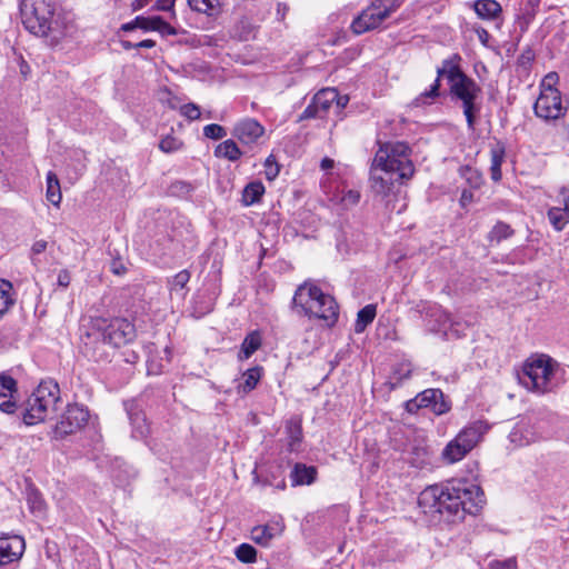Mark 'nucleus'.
I'll return each mask as SVG.
<instances>
[{
    "mask_svg": "<svg viewBox=\"0 0 569 569\" xmlns=\"http://www.w3.org/2000/svg\"><path fill=\"white\" fill-rule=\"evenodd\" d=\"M418 505L426 515L439 516L447 522L462 521L466 515H477L485 505L481 488L466 479H452L422 490Z\"/></svg>",
    "mask_w": 569,
    "mask_h": 569,
    "instance_id": "nucleus-1",
    "label": "nucleus"
},
{
    "mask_svg": "<svg viewBox=\"0 0 569 569\" xmlns=\"http://www.w3.org/2000/svg\"><path fill=\"white\" fill-rule=\"evenodd\" d=\"M462 58L452 53L437 67V78L430 88L420 93L413 103L416 107L430 104L441 96V79L449 84V94L452 99L461 101L463 114L469 130H475L477 118L482 109V88L461 67Z\"/></svg>",
    "mask_w": 569,
    "mask_h": 569,
    "instance_id": "nucleus-2",
    "label": "nucleus"
},
{
    "mask_svg": "<svg viewBox=\"0 0 569 569\" xmlns=\"http://www.w3.org/2000/svg\"><path fill=\"white\" fill-rule=\"evenodd\" d=\"M20 14L23 27L46 38L50 46H57L77 31L74 14L59 9L57 0H21Z\"/></svg>",
    "mask_w": 569,
    "mask_h": 569,
    "instance_id": "nucleus-3",
    "label": "nucleus"
},
{
    "mask_svg": "<svg viewBox=\"0 0 569 569\" xmlns=\"http://www.w3.org/2000/svg\"><path fill=\"white\" fill-rule=\"evenodd\" d=\"M82 330L83 355L96 362L108 361L110 348H120L136 338V327L126 318L93 317Z\"/></svg>",
    "mask_w": 569,
    "mask_h": 569,
    "instance_id": "nucleus-4",
    "label": "nucleus"
},
{
    "mask_svg": "<svg viewBox=\"0 0 569 569\" xmlns=\"http://www.w3.org/2000/svg\"><path fill=\"white\" fill-rule=\"evenodd\" d=\"M292 308L298 315L322 320L328 327L335 326L339 317V306L335 298L308 282L297 288Z\"/></svg>",
    "mask_w": 569,
    "mask_h": 569,
    "instance_id": "nucleus-5",
    "label": "nucleus"
},
{
    "mask_svg": "<svg viewBox=\"0 0 569 569\" xmlns=\"http://www.w3.org/2000/svg\"><path fill=\"white\" fill-rule=\"evenodd\" d=\"M60 401L59 385L52 379L42 380L27 400L23 422L31 426L43 421L49 413L57 411Z\"/></svg>",
    "mask_w": 569,
    "mask_h": 569,
    "instance_id": "nucleus-6",
    "label": "nucleus"
},
{
    "mask_svg": "<svg viewBox=\"0 0 569 569\" xmlns=\"http://www.w3.org/2000/svg\"><path fill=\"white\" fill-rule=\"evenodd\" d=\"M553 371L552 359L546 355H540L527 359L519 379L529 390L543 393L549 390Z\"/></svg>",
    "mask_w": 569,
    "mask_h": 569,
    "instance_id": "nucleus-7",
    "label": "nucleus"
},
{
    "mask_svg": "<svg viewBox=\"0 0 569 569\" xmlns=\"http://www.w3.org/2000/svg\"><path fill=\"white\" fill-rule=\"evenodd\" d=\"M410 148L405 142H396L390 148H380L375 161L378 166H387L398 171V178H411L415 172L412 161L409 159Z\"/></svg>",
    "mask_w": 569,
    "mask_h": 569,
    "instance_id": "nucleus-8",
    "label": "nucleus"
},
{
    "mask_svg": "<svg viewBox=\"0 0 569 569\" xmlns=\"http://www.w3.org/2000/svg\"><path fill=\"white\" fill-rule=\"evenodd\" d=\"M89 417V410L84 406L79 403L68 405L60 420L56 423L53 437L63 439L80 431L88 423Z\"/></svg>",
    "mask_w": 569,
    "mask_h": 569,
    "instance_id": "nucleus-9",
    "label": "nucleus"
},
{
    "mask_svg": "<svg viewBox=\"0 0 569 569\" xmlns=\"http://www.w3.org/2000/svg\"><path fill=\"white\" fill-rule=\"evenodd\" d=\"M409 178H398V171L387 166H378L373 160L370 170V181L372 191L382 197H388L393 193L396 183H401L402 180Z\"/></svg>",
    "mask_w": 569,
    "mask_h": 569,
    "instance_id": "nucleus-10",
    "label": "nucleus"
},
{
    "mask_svg": "<svg viewBox=\"0 0 569 569\" xmlns=\"http://www.w3.org/2000/svg\"><path fill=\"white\" fill-rule=\"evenodd\" d=\"M533 110L538 118L556 120L565 114L567 107L562 104L561 92L559 90H549L540 91L533 104Z\"/></svg>",
    "mask_w": 569,
    "mask_h": 569,
    "instance_id": "nucleus-11",
    "label": "nucleus"
},
{
    "mask_svg": "<svg viewBox=\"0 0 569 569\" xmlns=\"http://www.w3.org/2000/svg\"><path fill=\"white\" fill-rule=\"evenodd\" d=\"M26 550L23 537L3 535L0 537V569L12 562H18Z\"/></svg>",
    "mask_w": 569,
    "mask_h": 569,
    "instance_id": "nucleus-12",
    "label": "nucleus"
},
{
    "mask_svg": "<svg viewBox=\"0 0 569 569\" xmlns=\"http://www.w3.org/2000/svg\"><path fill=\"white\" fill-rule=\"evenodd\" d=\"M264 133V128L252 118H244L236 123L232 136L244 146L257 144Z\"/></svg>",
    "mask_w": 569,
    "mask_h": 569,
    "instance_id": "nucleus-13",
    "label": "nucleus"
},
{
    "mask_svg": "<svg viewBox=\"0 0 569 569\" xmlns=\"http://www.w3.org/2000/svg\"><path fill=\"white\" fill-rule=\"evenodd\" d=\"M124 410L132 426V437L142 439L149 435L150 427L146 415L138 400L131 399L123 402Z\"/></svg>",
    "mask_w": 569,
    "mask_h": 569,
    "instance_id": "nucleus-14",
    "label": "nucleus"
},
{
    "mask_svg": "<svg viewBox=\"0 0 569 569\" xmlns=\"http://www.w3.org/2000/svg\"><path fill=\"white\" fill-rule=\"evenodd\" d=\"M18 392V383L16 379L6 372L0 373V410L4 413L12 415L18 406L14 395Z\"/></svg>",
    "mask_w": 569,
    "mask_h": 569,
    "instance_id": "nucleus-15",
    "label": "nucleus"
},
{
    "mask_svg": "<svg viewBox=\"0 0 569 569\" xmlns=\"http://www.w3.org/2000/svg\"><path fill=\"white\" fill-rule=\"evenodd\" d=\"M418 401L422 403L423 408H430L438 416L445 415L451 409V402L440 389L423 390L418 393Z\"/></svg>",
    "mask_w": 569,
    "mask_h": 569,
    "instance_id": "nucleus-16",
    "label": "nucleus"
},
{
    "mask_svg": "<svg viewBox=\"0 0 569 569\" xmlns=\"http://www.w3.org/2000/svg\"><path fill=\"white\" fill-rule=\"evenodd\" d=\"M385 19L380 11L371 4L353 19L351 29L356 34H361L379 27Z\"/></svg>",
    "mask_w": 569,
    "mask_h": 569,
    "instance_id": "nucleus-17",
    "label": "nucleus"
},
{
    "mask_svg": "<svg viewBox=\"0 0 569 569\" xmlns=\"http://www.w3.org/2000/svg\"><path fill=\"white\" fill-rule=\"evenodd\" d=\"M487 430V423L477 420L466 426L456 437L471 451L482 439Z\"/></svg>",
    "mask_w": 569,
    "mask_h": 569,
    "instance_id": "nucleus-18",
    "label": "nucleus"
},
{
    "mask_svg": "<svg viewBox=\"0 0 569 569\" xmlns=\"http://www.w3.org/2000/svg\"><path fill=\"white\" fill-rule=\"evenodd\" d=\"M562 199L560 204L552 207L548 210V219L552 227L560 231L569 222V194L565 193V188L561 189Z\"/></svg>",
    "mask_w": 569,
    "mask_h": 569,
    "instance_id": "nucleus-19",
    "label": "nucleus"
},
{
    "mask_svg": "<svg viewBox=\"0 0 569 569\" xmlns=\"http://www.w3.org/2000/svg\"><path fill=\"white\" fill-rule=\"evenodd\" d=\"M283 526L280 522L257 526L251 531V538L260 546H268L269 542L281 535Z\"/></svg>",
    "mask_w": 569,
    "mask_h": 569,
    "instance_id": "nucleus-20",
    "label": "nucleus"
},
{
    "mask_svg": "<svg viewBox=\"0 0 569 569\" xmlns=\"http://www.w3.org/2000/svg\"><path fill=\"white\" fill-rule=\"evenodd\" d=\"M317 468L305 463H296L291 470L290 479L293 487L311 485L317 478Z\"/></svg>",
    "mask_w": 569,
    "mask_h": 569,
    "instance_id": "nucleus-21",
    "label": "nucleus"
},
{
    "mask_svg": "<svg viewBox=\"0 0 569 569\" xmlns=\"http://www.w3.org/2000/svg\"><path fill=\"white\" fill-rule=\"evenodd\" d=\"M490 177L495 182H498L502 178L501 166L506 158V146L501 141H497L490 149Z\"/></svg>",
    "mask_w": 569,
    "mask_h": 569,
    "instance_id": "nucleus-22",
    "label": "nucleus"
},
{
    "mask_svg": "<svg viewBox=\"0 0 569 569\" xmlns=\"http://www.w3.org/2000/svg\"><path fill=\"white\" fill-rule=\"evenodd\" d=\"M469 452V448L455 437L443 448L441 457L447 463H455L462 460Z\"/></svg>",
    "mask_w": 569,
    "mask_h": 569,
    "instance_id": "nucleus-23",
    "label": "nucleus"
},
{
    "mask_svg": "<svg viewBox=\"0 0 569 569\" xmlns=\"http://www.w3.org/2000/svg\"><path fill=\"white\" fill-rule=\"evenodd\" d=\"M473 10L482 20H495L502 12L501 4L496 0H476Z\"/></svg>",
    "mask_w": 569,
    "mask_h": 569,
    "instance_id": "nucleus-24",
    "label": "nucleus"
},
{
    "mask_svg": "<svg viewBox=\"0 0 569 569\" xmlns=\"http://www.w3.org/2000/svg\"><path fill=\"white\" fill-rule=\"evenodd\" d=\"M263 368L261 366H254L247 369L243 375V381L238 385V390L243 393L252 391L262 377Z\"/></svg>",
    "mask_w": 569,
    "mask_h": 569,
    "instance_id": "nucleus-25",
    "label": "nucleus"
},
{
    "mask_svg": "<svg viewBox=\"0 0 569 569\" xmlns=\"http://www.w3.org/2000/svg\"><path fill=\"white\" fill-rule=\"evenodd\" d=\"M264 193V186L261 181L248 183L242 191V204L246 207L260 202Z\"/></svg>",
    "mask_w": 569,
    "mask_h": 569,
    "instance_id": "nucleus-26",
    "label": "nucleus"
},
{
    "mask_svg": "<svg viewBox=\"0 0 569 569\" xmlns=\"http://www.w3.org/2000/svg\"><path fill=\"white\" fill-rule=\"evenodd\" d=\"M260 347V333L258 331H252L248 333L241 343V350L238 355L239 360L249 359Z\"/></svg>",
    "mask_w": 569,
    "mask_h": 569,
    "instance_id": "nucleus-27",
    "label": "nucleus"
},
{
    "mask_svg": "<svg viewBox=\"0 0 569 569\" xmlns=\"http://www.w3.org/2000/svg\"><path fill=\"white\" fill-rule=\"evenodd\" d=\"M337 98L338 91L336 89L327 88L317 92L312 99L319 111L326 116Z\"/></svg>",
    "mask_w": 569,
    "mask_h": 569,
    "instance_id": "nucleus-28",
    "label": "nucleus"
},
{
    "mask_svg": "<svg viewBox=\"0 0 569 569\" xmlns=\"http://www.w3.org/2000/svg\"><path fill=\"white\" fill-rule=\"evenodd\" d=\"M214 156L228 159L229 161H237L242 156V152L232 139H228L217 146Z\"/></svg>",
    "mask_w": 569,
    "mask_h": 569,
    "instance_id": "nucleus-29",
    "label": "nucleus"
},
{
    "mask_svg": "<svg viewBox=\"0 0 569 569\" xmlns=\"http://www.w3.org/2000/svg\"><path fill=\"white\" fill-rule=\"evenodd\" d=\"M377 308L375 305H367L358 311L355 322V331L361 333L375 320Z\"/></svg>",
    "mask_w": 569,
    "mask_h": 569,
    "instance_id": "nucleus-30",
    "label": "nucleus"
},
{
    "mask_svg": "<svg viewBox=\"0 0 569 569\" xmlns=\"http://www.w3.org/2000/svg\"><path fill=\"white\" fill-rule=\"evenodd\" d=\"M47 200L53 206H59L62 196L60 190V182L56 173L49 171L47 173Z\"/></svg>",
    "mask_w": 569,
    "mask_h": 569,
    "instance_id": "nucleus-31",
    "label": "nucleus"
},
{
    "mask_svg": "<svg viewBox=\"0 0 569 569\" xmlns=\"http://www.w3.org/2000/svg\"><path fill=\"white\" fill-rule=\"evenodd\" d=\"M188 4L193 11L214 16L219 13L220 0H188Z\"/></svg>",
    "mask_w": 569,
    "mask_h": 569,
    "instance_id": "nucleus-32",
    "label": "nucleus"
},
{
    "mask_svg": "<svg viewBox=\"0 0 569 569\" xmlns=\"http://www.w3.org/2000/svg\"><path fill=\"white\" fill-rule=\"evenodd\" d=\"M515 230L506 222L498 221L488 234V240L490 242L500 243L502 240H506L512 237Z\"/></svg>",
    "mask_w": 569,
    "mask_h": 569,
    "instance_id": "nucleus-33",
    "label": "nucleus"
},
{
    "mask_svg": "<svg viewBox=\"0 0 569 569\" xmlns=\"http://www.w3.org/2000/svg\"><path fill=\"white\" fill-rule=\"evenodd\" d=\"M288 436V449L290 452L298 451L302 440V429L299 423L289 422L286 426Z\"/></svg>",
    "mask_w": 569,
    "mask_h": 569,
    "instance_id": "nucleus-34",
    "label": "nucleus"
},
{
    "mask_svg": "<svg viewBox=\"0 0 569 569\" xmlns=\"http://www.w3.org/2000/svg\"><path fill=\"white\" fill-rule=\"evenodd\" d=\"M411 372L412 369L410 363H400L399 366H397L393 369L392 376L389 381L390 388H398L403 380L409 379L411 377Z\"/></svg>",
    "mask_w": 569,
    "mask_h": 569,
    "instance_id": "nucleus-35",
    "label": "nucleus"
},
{
    "mask_svg": "<svg viewBox=\"0 0 569 569\" xmlns=\"http://www.w3.org/2000/svg\"><path fill=\"white\" fill-rule=\"evenodd\" d=\"M12 290L11 282L0 280V317H2L9 308L14 303L10 291Z\"/></svg>",
    "mask_w": 569,
    "mask_h": 569,
    "instance_id": "nucleus-36",
    "label": "nucleus"
},
{
    "mask_svg": "<svg viewBox=\"0 0 569 569\" xmlns=\"http://www.w3.org/2000/svg\"><path fill=\"white\" fill-rule=\"evenodd\" d=\"M411 455L412 457L410 459V463L413 467L422 469L431 465L430 452L428 448L418 446L413 447Z\"/></svg>",
    "mask_w": 569,
    "mask_h": 569,
    "instance_id": "nucleus-37",
    "label": "nucleus"
},
{
    "mask_svg": "<svg viewBox=\"0 0 569 569\" xmlns=\"http://www.w3.org/2000/svg\"><path fill=\"white\" fill-rule=\"evenodd\" d=\"M27 502L32 513L41 515L44 512L46 502L42 498V495L37 489L31 488L28 491Z\"/></svg>",
    "mask_w": 569,
    "mask_h": 569,
    "instance_id": "nucleus-38",
    "label": "nucleus"
},
{
    "mask_svg": "<svg viewBox=\"0 0 569 569\" xmlns=\"http://www.w3.org/2000/svg\"><path fill=\"white\" fill-rule=\"evenodd\" d=\"M234 555L237 559L243 563H252L257 558V550L249 543H241L236 548Z\"/></svg>",
    "mask_w": 569,
    "mask_h": 569,
    "instance_id": "nucleus-39",
    "label": "nucleus"
},
{
    "mask_svg": "<svg viewBox=\"0 0 569 569\" xmlns=\"http://www.w3.org/2000/svg\"><path fill=\"white\" fill-rule=\"evenodd\" d=\"M372 4L380 11L382 18H388L400 7L399 0H375Z\"/></svg>",
    "mask_w": 569,
    "mask_h": 569,
    "instance_id": "nucleus-40",
    "label": "nucleus"
},
{
    "mask_svg": "<svg viewBox=\"0 0 569 569\" xmlns=\"http://www.w3.org/2000/svg\"><path fill=\"white\" fill-rule=\"evenodd\" d=\"M190 280V272L188 270H181L169 280L170 290H182Z\"/></svg>",
    "mask_w": 569,
    "mask_h": 569,
    "instance_id": "nucleus-41",
    "label": "nucleus"
},
{
    "mask_svg": "<svg viewBox=\"0 0 569 569\" xmlns=\"http://www.w3.org/2000/svg\"><path fill=\"white\" fill-rule=\"evenodd\" d=\"M274 471L271 472L270 477L271 478H267L266 479V482L269 485V486H274L277 489H286V480H284V477H283V468L281 465H277L274 467Z\"/></svg>",
    "mask_w": 569,
    "mask_h": 569,
    "instance_id": "nucleus-42",
    "label": "nucleus"
},
{
    "mask_svg": "<svg viewBox=\"0 0 569 569\" xmlns=\"http://www.w3.org/2000/svg\"><path fill=\"white\" fill-rule=\"evenodd\" d=\"M158 20H160V16L154 17H142L138 16L136 17V24L139 29H142L144 31H157L159 28Z\"/></svg>",
    "mask_w": 569,
    "mask_h": 569,
    "instance_id": "nucleus-43",
    "label": "nucleus"
},
{
    "mask_svg": "<svg viewBox=\"0 0 569 569\" xmlns=\"http://www.w3.org/2000/svg\"><path fill=\"white\" fill-rule=\"evenodd\" d=\"M182 146V142L172 136H167L162 138L159 142V149L166 153L174 152L179 150Z\"/></svg>",
    "mask_w": 569,
    "mask_h": 569,
    "instance_id": "nucleus-44",
    "label": "nucleus"
},
{
    "mask_svg": "<svg viewBox=\"0 0 569 569\" xmlns=\"http://www.w3.org/2000/svg\"><path fill=\"white\" fill-rule=\"evenodd\" d=\"M203 134L209 139L219 140L227 136V130L220 124L210 123L203 128Z\"/></svg>",
    "mask_w": 569,
    "mask_h": 569,
    "instance_id": "nucleus-45",
    "label": "nucleus"
},
{
    "mask_svg": "<svg viewBox=\"0 0 569 569\" xmlns=\"http://www.w3.org/2000/svg\"><path fill=\"white\" fill-rule=\"evenodd\" d=\"M460 174L461 177L466 178L467 181L470 183L471 187H479L481 177L478 173L477 170L472 169L469 166H463L460 168Z\"/></svg>",
    "mask_w": 569,
    "mask_h": 569,
    "instance_id": "nucleus-46",
    "label": "nucleus"
},
{
    "mask_svg": "<svg viewBox=\"0 0 569 569\" xmlns=\"http://www.w3.org/2000/svg\"><path fill=\"white\" fill-rule=\"evenodd\" d=\"M171 193L179 197H186L193 190L192 186L184 181H176L171 184Z\"/></svg>",
    "mask_w": 569,
    "mask_h": 569,
    "instance_id": "nucleus-47",
    "label": "nucleus"
},
{
    "mask_svg": "<svg viewBox=\"0 0 569 569\" xmlns=\"http://www.w3.org/2000/svg\"><path fill=\"white\" fill-rule=\"evenodd\" d=\"M432 315H437L439 318H438V321L440 322V327L437 329L438 331H446L447 327H451L452 326V320H451V316L449 313H447L446 311H442L440 308L438 307H435L432 308Z\"/></svg>",
    "mask_w": 569,
    "mask_h": 569,
    "instance_id": "nucleus-48",
    "label": "nucleus"
},
{
    "mask_svg": "<svg viewBox=\"0 0 569 569\" xmlns=\"http://www.w3.org/2000/svg\"><path fill=\"white\" fill-rule=\"evenodd\" d=\"M559 81V76L557 72H549L545 76V78L541 81L540 91H549V90H558L556 88V84Z\"/></svg>",
    "mask_w": 569,
    "mask_h": 569,
    "instance_id": "nucleus-49",
    "label": "nucleus"
},
{
    "mask_svg": "<svg viewBox=\"0 0 569 569\" xmlns=\"http://www.w3.org/2000/svg\"><path fill=\"white\" fill-rule=\"evenodd\" d=\"M180 111H181V114L189 120H197L201 116L200 108L197 104L191 103V102L183 104L181 107Z\"/></svg>",
    "mask_w": 569,
    "mask_h": 569,
    "instance_id": "nucleus-50",
    "label": "nucleus"
},
{
    "mask_svg": "<svg viewBox=\"0 0 569 569\" xmlns=\"http://www.w3.org/2000/svg\"><path fill=\"white\" fill-rule=\"evenodd\" d=\"M266 177L268 180H273L279 174V166L273 156H269L264 162Z\"/></svg>",
    "mask_w": 569,
    "mask_h": 569,
    "instance_id": "nucleus-51",
    "label": "nucleus"
},
{
    "mask_svg": "<svg viewBox=\"0 0 569 569\" xmlns=\"http://www.w3.org/2000/svg\"><path fill=\"white\" fill-rule=\"evenodd\" d=\"M325 116L322 112L319 111V109L316 107L313 99L311 100L310 104L303 110V112L300 114V120L305 119H315V118H323Z\"/></svg>",
    "mask_w": 569,
    "mask_h": 569,
    "instance_id": "nucleus-52",
    "label": "nucleus"
},
{
    "mask_svg": "<svg viewBox=\"0 0 569 569\" xmlns=\"http://www.w3.org/2000/svg\"><path fill=\"white\" fill-rule=\"evenodd\" d=\"M489 569H517V561L515 558H509L503 561H492Z\"/></svg>",
    "mask_w": 569,
    "mask_h": 569,
    "instance_id": "nucleus-53",
    "label": "nucleus"
},
{
    "mask_svg": "<svg viewBox=\"0 0 569 569\" xmlns=\"http://www.w3.org/2000/svg\"><path fill=\"white\" fill-rule=\"evenodd\" d=\"M159 28L157 29L158 32H160L162 36H176L178 32L176 28H173L170 23L164 21L161 17L160 20H158Z\"/></svg>",
    "mask_w": 569,
    "mask_h": 569,
    "instance_id": "nucleus-54",
    "label": "nucleus"
},
{
    "mask_svg": "<svg viewBox=\"0 0 569 569\" xmlns=\"http://www.w3.org/2000/svg\"><path fill=\"white\" fill-rule=\"evenodd\" d=\"M71 276L70 272L66 269L60 270L58 274V284L60 287L67 288L70 284Z\"/></svg>",
    "mask_w": 569,
    "mask_h": 569,
    "instance_id": "nucleus-55",
    "label": "nucleus"
},
{
    "mask_svg": "<svg viewBox=\"0 0 569 569\" xmlns=\"http://www.w3.org/2000/svg\"><path fill=\"white\" fill-rule=\"evenodd\" d=\"M421 408H423V406L418 401V395L416 396V398L410 399L406 402V410L410 413H416Z\"/></svg>",
    "mask_w": 569,
    "mask_h": 569,
    "instance_id": "nucleus-56",
    "label": "nucleus"
},
{
    "mask_svg": "<svg viewBox=\"0 0 569 569\" xmlns=\"http://www.w3.org/2000/svg\"><path fill=\"white\" fill-rule=\"evenodd\" d=\"M110 270L114 274H123V273H126L127 268L124 267V264L122 263V261L120 259H114V260H112V262L110 264Z\"/></svg>",
    "mask_w": 569,
    "mask_h": 569,
    "instance_id": "nucleus-57",
    "label": "nucleus"
},
{
    "mask_svg": "<svg viewBox=\"0 0 569 569\" xmlns=\"http://www.w3.org/2000/svg\"><path fill=\"white\" fill-rule=\"evenodd\" d=\"M176 0H157V9L160 11H170L174 7Z\"/></svg>",
    "mask_w": 569,
    "mask_h": 569,
    "instance_id": "nucleus-58",
    "label": "nucleus"
},
{
    "mask_svg": "<svg viewBox=\"0 0 569 569\" xmlns=\"http://www.w3.org/2000/svg\"><path fill=\"white\" fill-rule=\"evenodd\" d=\"M47 249V241L38 240L32 244L31 252L32 254H40Z\"/></svg>",
    "mask_w": 569,
    "mask_h": 569,
    "instance_id": "nucleus-59",
    "label": "nucleus"
},
{
    "mask_svg": "<svg viewBox=\"0 0 569 569\" xmlns=\"http://www.w3.org/2000/svg\"><path fill=\"white\" fill-rule=\"evenodd\" d=\"M288 10H289V7L286 3L279 2L277 4V19L279 21L284 20Z\"/></svg>",
    "mask_w": 569,
    "mask_h": 569,
    "instance_id": "nucleus-60",
    "label": "nucleus"
},
{
    "mask_svg": "<svg viewBox=\"0 0 569 569\" xmlns=\"http://www.w3.org/2000/svg\"><path fill=\"white\" fill-rule=\"evenodd\" d=\"M154 46H156V41H153L151 39H146L140 42H136V44H134V47H137V49H140V48L150 49V48H153Z\"/></svg>",
    "mask_w": 569,
    "mask_h": 569,
    "instance_id": "nucleus-61",
    "label": "nucleus"
},
{
    "mask_svg": "<svg viewBox=\"0 0 569 569\" xmlns=\"http://www.w3.org/2000/svg\"><path fill=\"white\" fill-rule=\"evenodd\" d=\"M336 103H337V108L338 109H342L347 106L348 101H349V98L347 96H339L338 94V98L335 100Z\"/></svg>",
    "mask_w": 569,
    "mask_h": 569,
    "instance_id": "nucleus-62",
    "label": "nucleus"
},
{
    "mask_svg": "<svg viewBox=\"0 0 569 569\" xmlns=\"http://www.w3.org/2000/svg\"><path fill=\"white\" fill-rule=\"evenodd\" d=\"M348 201L352 202V203H357L360 199V194L358 191H349L348 194H347V198H346Z\"/></svg>",
    "mask_w": 569,
    "mask_h": 569,
    "instance_id": "nucleus-63",
    "label": "nucleus"
},
{
    "mask_svg": "<svg viewBox=\"0 0 569 569\" xmlns=\"http://www.w3.org/2000/svg\"><path fill=\"white\" fill-rule=\"evenodd\" d=\"M333 163H335V162H333V160H332V159H330V158H323V159L321 160V168H322L323 170L331 169V168L333 167Z\"/></svg>",
    "mask_w": 569,
    "mask_h": 569,
    "instance_id": "nucleus-64",
    "label": "nucleus"
}]
</instances>
